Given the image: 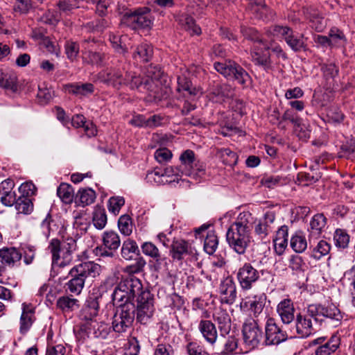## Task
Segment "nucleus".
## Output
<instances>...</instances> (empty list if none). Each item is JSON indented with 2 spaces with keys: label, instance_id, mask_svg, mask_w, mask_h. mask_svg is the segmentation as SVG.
Here are the masks:
<instances>
[{
  "label": "nucleus",
  "instance_id": "1",
  "mask_svg": "<svg viewBox=\"0 0 355 355\" xmlns=\"http://www.w3.org/2000/svg\"><path fill=\"white\" fill-rule=\"evenodd\" d=\"M251 214L242 212L234 224L227 230L226 234L229 245L237 253L243 254L250 243V220Z\"/></svg>",
  "mask_w": 355,
  "mask_h": 355
},
{
  "label": "nucleus",
  "instance_id": "2",
  "mask_svg": "<svg viewBox=\"0 0 355 355\" xmlns=\"http://www.w3.org/2000/svg\"><path fill=\"white\" fill-rule=\"evenodd\" d=\"M101 271L100 265L90 261L74 266L69 271L72 278L67 283V288L71 293L79 295L84 288L86 278H94L99 275Z\"/></svg>",
  "mask_w": 355,
  "mask_h": 355
},
{
  "label": "nucleus",
  "instance_id": "3",
  "mask_svg": "<svg viewBox=\"0 0 355 355\" xmlns=\"http://www.w3.org/2000/svg\"><path fill=\"white\" fill-rule=\"evenodd\" d=\"M215 69L227 79L236 81L243 88L251 85L252 78L249 73L238 63L231 60L214 63Z\"/></svg>",
  "mask_w": 355,
  "mask_h": 355
},
{
  "label": "nucleus",
  "instance_id": "4",
  "mask_svg": "<svg viewBox=\"0 0 355 355\" xmlns=\"http://www.w3.org/2000/svg\"><path fill=\"white\" fill-rule=\"evenodd\" d=\"M142 284L141 281L132 275L123 278L114 289L112 299L115 303L131 304L130 302L137 294H141Z\"/></svg>",
  "mask_w": 355,
  "mask_h": 355
},
{
  "label": "nucleus",
  "instance_id": "5",
  "mask_svg": "<svg viewBox=\"0 0 355 355\" xmlns=\"http://www.w3.org/2000/svg\"><path fill=\"white\" fill-rule=\"evenodd\" d=\"M75 248L73 239L60 242L58 239H52L49 248L52 254L53 267L63 268L69 265L72 260L71 252Z\"/></svg>",
  "mask_w": 355,
  "mask_h": 355
},
{
  "label": "nucleus",
  "instance_id": "6",
  "mask_svg": "<svg viewBox=\"0 0 355 355\" xmlns=\"http://www.w3.org/2000/svg\"><path fill=\"white\" fill-rule=\"evenodd\" d=\"M268 32L275 37H281L295 52L306 51V38L303 34L295 35L293 30L287 26L273 25Z\"/></svg>",
  "mask_w": 355,
  "mask_h": 355
},
{
  "label": "nucleus",
  "instance_id": "7",
  "mask_svg": "<svg viewBox=\"0 0 355 355\" xmlns=\"http://www.w3.org/2000/svg\"><path fill=\"white\" fill-rule=\"evenodd\" d=\"M121 22L132 30L150 28L153 24L150 10L146 7L128 10L123 15Z\"/></svg>",
  "mask_w": 355,
  "mask_h": 355
},
{
  "label": "nucleus",
  "instance_id": "8",
  "mask_svg": "<svg viewBox=\"0 0 355 355\" xmlns=\"http://www.w3.org/2000/svg\"><path fill=\"white\" fill-rule=\"evenodd\" d=\"M135 318V310L132 304H119L113 317L112 327L116 332H123L130 327Z\"/></svg>",
  "mask_w": 355,
  "mask_h": 355
},
{
  "label": "nucleus",
  "instance_id": "9",
  "mask_svg": "<svg viewBox=\"0 0 355 355\" xmlns=\"http://www.w3.org/2000/svg\"><path fill=\"white\" fill-rule=\"evenodd\" d=\"M130 71L125 68V64L118 67H111L101 73L103 81L114 88L119 89L123 85H127Z\"/></svg>",
  "mask_w": 355,
  "mask_h": 355
},
{
  "label": "nucleus",
  "instance_id": "10",
  "mask_svg": "<svg viewBox=\"0 0 355 355\" xmlns=\"http://www.w3.org/2000/svg\"><path fill=\"white\" fill-rule=\"evenodd\" d=\"M155 311L153 298L148 291H143L137 300V320L146 323L153 316Z\"/></svg>",
  "mask_w": 355,
  "mask_h": 355
},
{
  "label": "nucleus",
  "instance_id": "11",
  "mask_svg": "<svg viewBox=\"0 0 355 355\" xmlns=\"http://www.w3.org/2000/svg\"><path fill=\"white\" fill-rule=\"evenodd\" d=\"M243 337L248 349L258 346L262 338V331L254 320H250L243 324Z\"/></svg>",
  "mask_w": 355,
  "mask_h": 355
},
{
  "label": "nucleus",
  "instance_id": "12",
  "mask_svg": "<svg viewBox=\"0 0 355 355\" xmlns=\"http://www.w3.org/2000/svg\"><path fill=\"white\" fill-rule=\"evenodd\" d=\"M315 313L309 312V306L308 307L306 313H299L296 316L295 327L297 334L302 338H306L313 334L315 329L313 327V320L316 321L314 318Z\"/></svg>",
  "mask_w": 355,
  "mask_h": 355
},
{
  "label": "nucleus",
  "instance_id": "13",
  "mask_svg": "<svg viewBox=\"0 0 355 355\" xmlns=\"http://www.w3.org/2000/svg\"><path fill=\"white\" fill-rule=\"evenodd\" d=\"M265 302L266 296L263 294L248 296L242 300L241 309L244 311H249L256 317L262 312Z\"/></svg>",
  "mask_w": 355,
  "mask_h": 355
},
{
  "label": "nucleus",
  "instance_id": "14",
  "mask_svg": "<svg viewBox=\"0 0 355 355\" xmlns=\"http://www.w3.org/2000/svg\"><path fill=\"white\" fill-rule=\"evenodd\" d=\"M102 247L103 252H101L102 256L112 257L115 252L121 245V239L119 234L112 230L105 231L103 233Z\"/></svg>",
  "mask_w": 355,
  "mask_h": 355
},
{
  "label": "nucleus",
  "instance_id": "15",
  "mask_svg": "<svg viewBox=\"0 0 355 355\" xmlns=\"http://www.w3.org/2000/svg\"><path fill=\"white\" fill-rule=\"evenodd\" d=\"M258 271L250 263H245L239 269L237 278L242 288L250 289L252 284L259 279Z\"/></svg>",
  "mask_w": 355,
  "mask_h": 355
},
{
  "label": "nucleus",
  "instance_id": "16",
  "mask_svg": "<svg viewBox=\"0 0 355 355\" xmlns=\"http://www.w3.org/2000/svg\"><path fill=\"white\" fill-rule=\"evenodd\" d=\"M126 86H128L131 89H137L139 91L144 89L148 92H153L155 83L154 79L150 78L148 76L141 77L134 72H130Z\"/></svg>",
  "mask_w": 355,
  "mask_h": 355
},
{
  "label": "nucleus",
  "instance_id": "17",
  "mask_svg": "<svg viewBox=\"0 0 355 355\" xmlns=\"http://www.w3.org/2000/svg\"><path fill=\"white\" fill-rule=\"evenodd\" d=\"M309 312L315 313V315H322L336 322L340 321L343 318L340 310L333 304L327 305H309Z\"/></svg>",
  "mask_w": 355,
  "mask_h": 355
},
{
  "label": "nucleus",
  "instance_id": "18",
  "mask_svg": "<svg viewBox=\"0 0 355 355\" xmlns=\"http://www.w3.org/2000/svg\"><path fill=\"white\" fill-rule=\"evenodd\" d=\"M285 340L286 335L284 332L272 319H268L266 325V343L267 345H277Z\"/></svg>",
  "mask_w": 355,
  "mask_h": 355
},
{
  "label": "nucleus",
  "instance_id": "19",
  "mask_svg": "<svg viewBox=\"0 0 355 355\" xmlns=\"http://www.w3.org/2000/svg\"><path fill=\"white\" fill-rule=\"evenodd\" d=\"M35 320V311L33 307L28 304H21V313L19 318V332L21 334H26L31 328Z\"/></svg>",
  "mask_w": 355,
  "mask_h": 355
},
{
  "label": "nucleus",
  "instance_id": "20",
  "mask_svg": "<svg viewBox=\"0 0 355 355\" xmlns=\"http://www.w3.org/2000/svg\"><path fill=\"white\" fill-rule=\"evenodd\" d=\"M219 291L222 302L226 304L234 302L236 297V291L235 284L232 279H225L220 285Z\"/></svg>",
  "mask_w": 355,
  "mask_h": 355
},
{
  "label": "nucleus",
  "instance_id": "21",
  "mask_svg": "<svg viewBox=\"0 0 355 355\" xmlns=\"http://www.w3.org/2000/svg\"><path fill=\"white\" fill-rule=\"evenodd\" d=\"M277 311L284 324H290L294 320L295 309L291 300L281 301L277 305Z\"/></svg>",
  "mask_w": 355,
  "mask_h": 355
},
{
  "label": "nucleus",
  "instance_id": "22",
  "mask_svg": "<svg viewBox=\"0 0 355 355\" xmlns=\"http://www.w3.org/2000/svg\"><path fill=\"white\" fill-rule=\"evenodd\" d=\"M211 95L216 97V102H223L234 95V88L228 83H218L211 89Z\"/></svg>",
  "mask_w": 355,
  "mask_h": 355
},
{
  "label": "nucleus",
  "instance_id": "23",
  "mask_svg": "<svg viewBox=\"0 0 355 355\" xmlns=\"http://www.w3.org/2000/svg\"><path fill=\"white\" fill-rule=\"evenodd\" d=\"M99 304L98 297L89 296L85 302L81 316L85 320L96 321L95 318L98 315Z\"/></svg>",
  "mask_w": 355,
  "mask_h": 355
},
{
  "label": "nucleus",
  "instance_id": "24",
  "mask_svg": "<svg viewBox=\"0 0 355 355\" xmlns=\"http://www.w3.org/2000/svg\"><path fill=\"white\" fill-rule=\"evenodd\" d=\"M142 252L153 259L156 261L155 266L159 269L162 263H164V266H166V257L162 258L160 256L159 250L157 247L152 242H144L141 246Z\"/></svg>",
  "mask_w": 355,
  "mask_h": 355
},
{
  "label": "nucleus",
  "instance_id": "25",
  "mask_svg": "<svg viewBox=\"0 0 355 355\" xmlns=\"http://www.w3.org/2000/svg\"><path fill=\"white\" fill-rule=\"evenodd\" d=\"M275 220V216L272 213H267L264 218L261 220L254 228L255 234L259 239H263L270 232L273 227L272 225Z\"/></svg>",
  "mask_w": 355,
  "mask_h": 355
},
{
  "label": "nucleus",
  "instance_id": "26",
  "mask_svg": "<svg viewBox=\"0 0 355 355\" xmlns=\"http://www.w3.org/2000/svg\"><path fill=\"white\" fill-rule=\"evenodd\" d=\"M213 317L214 321L218 324L221 334H228L231 328V319L228 313L220 308L216 309Z\"/></svg>",
  "mask_w": 355,
  "mask_h": 355
},
{
  "label": "nucleus",
  "instance_id": "27",
  "mask_svg": "<svg viewBox=\"0 0 355 355\" xmlns=\"http://www.w3.org/2000/svg\"><path fill=\"white\" fill-rule=\"evenodd\" d=\"M274 248L279 255L282 254L288 245V227L283 225L279 228L273 239Z\"/></svg>",
  "mask_w": 355,
  "mask_h": 355
},
{
  "label": "nucleus",
  "instance_id": "28",
  "mask_svg": "<svg viewBox=\"0 0 355 355\" xmlns=\"http://www.w3.org/2000/svg\"><path fill=\"white\" fill-rule=\"evenodd\" d=\"M107 58V56L105 53L94 51L92 49L83 51V62L89 64L103 66Z\"/></svg>",
  "mask_w": 355,
  "mask_h": 355
},
{
  "label": "nucleus",
  "instance_id": "29",
  "mask_svg": "<svg viewBox=\"0 0 355 355\" xmlns=\"http://www.w3.org/2000/svg\"><path fill=\"white\" fill-rule=\"evenodd\" d=\"M153 55V49L150 44L144 42L138 46L134 50L132 58L137 62H148Z\"/></svg>",
  "mask_w": 355,
  "mask_h": 355
},
{
  "label": "nucleus",
  "instance_id": "30",
  "mask_svg": "<svg viewBox=\"0 0 355 355\" xmlns=\"http://www.w3.org/2000/svg\"><path fill=\"white\" fill-rule=\"evenodd\" d=\"M198 329L204 338L211 345L215 343L218 334L215 325L211 321L201 320Z\"/></svg>",
  "mask_w": 355,
  "mask_h": 355
},
{
  "label": "nucleus",
  "instance_id": "31",
  "mask_svg": "<svg viewBox=\"0 0 355 355\" xmlns=\"http://www.w3.org/2000/svg\"><path fill=\"white\" fill-rule=\"evenodd\" d=\"M180 160L181 165L179 168L183 170L184 175L191 176L193 174H197L191 171V168H193V165L196 161L195 153L193 150H186L184 151L180 157Z\"/></svg>",
  "mask_w": 355,
  "mask_h": 355
},
{
  "label": "nucleus",
  "instance_id": "32",
  "mask_svg": "<svg viewBox=\"0 0 355 355\" xmlns=\"http://www.w3.org/2000/svg\"><path fill=\"white\" fill-rule=\"evenodd\" d=\"M326 226V218L323 214H318L312 218L310 222L311 238L319 236Z\"/></svg>",
  "mask_w": 355,
  "mask_h": 355
},
{
  "label": "nucleus",
  "instance_id": "33",
  "mask_svg": "<svg viewBox=\"0 0 355 355\" xmlns=\"http://www.w3.org/2000/svg\"><path fill=\"white\" fill-rule=\"evenodd\" d=\"M21 252L15 248H6L0 250V261L6 264L11 265L19 261Z\"/></svg>",
  "mask_w": 355,
  "mask_h": 355
},
{
  "label": "nucleus",
  "instance_id": "34",
  "mask_svg": "<svg viewBox=\"0 0 355 355\" xmlns=\"http://www.w3.org/2000/svg\"><path fill=\"white\" fill-rule=\"evenodd\" d=\"M190 246L184 240L174 241L171 245V255L175 259L180 260L190 252Z\"/></svg>",
  "mask_w": 355,
  "mask_h": 355
},
{
  "label": "nucleus",
  "instance_id": "35",
  "mask_svg": "<svg viewBox=\"0 0 355 355\" xmlns=\"http://www.w3.org/2000/svg\"><path fill=\"white\" fill-rule=\"evenodd\" d=\"M290 245L297 253L304 252L307 248V241L304 233L302 232H295L291 238Z\"/></svg>",
  "mask_w": 355,
  "mask_h": 355
},
{
  "label": "nucleus",
  "instance_id": "36",
  "mask_svg": "<svg viewBox=\"0 0 355 355\" xmlns=\"http://www.w3.org/2000/svg\"><path fill=\"white\" fill-rule=\"evenodd\" d=\"M339 345V337L334 336L327 343L318 347L315 354L316 355H330L338 349Z\"/></svg>",
  "mask_w": 355,
  "mask_h": 355
},
{
  "label": "nucleus",
  "instance_id": "37",
  "mask_svg": "<svg viewBox=\"0 0 355 355\" xmlns=\"http://www.w3.org/2000/svg\"><path fill=\"white\" fill-rule=\"evenodd\" d=\"M216 155L221 159L223 163L225 165L234 166L237 164L239 159L237 154L229 148L218 149Z\"/></svg>",
  "mask_w": 355,
  "mask_h": 355
},
{
  "label": "nucleus",
  "instance_id": "38",
  "mask_svg": "<svg viewBox=\"0 0 355 355\" xmlns=\"http://www.w3.org/2000/svg\"><path fill=\"white\" fill-rule=\"evenodd\" d=\"M139 248L137 243L132 239H127L123 243L121 254L126 260H132L137 252Z\"/></svg>",
  "mask_w": 355,
  "mask_h": 355
},
{
  "label": "nucleus",
  "instance_id": "39",
  "mask_svg": "<svg viewBox=\"0 0 355 355\" xmlns=\"http://www.w3.org/2000/svg\"><path fill=\"white\" fill-rule=\"evenodd\" d=\"M164 181L166 183L177 182L181 179L182 175L184 174L183 170L179 167L168 166L162 172Z\"/></svg>",
  "mask_w": 355,
  "mask_h": 355
},
{
  "label": "nucleus",
  "instance_id": "40",
  "mask_svg": "<svg viewBox=\"0 0 355 355\" xmlns=\"http://www.w3.org/2000/svg\"><path fill=\"white\" fill-rule=\"evenodd\" d=\"M0 87L5 89L16 92L18 90L17 78L14 74L1 73L0 75Z\"/></svg>",
  "mask_w": 355,
  "mask_h": 355
},
{
  "label": "nucleus",
  "instance_id": "41",
  "mask_svg": "<svg viewBox=\"0 0 355 355\" xmlns=\"http://www.w3.org/2000/svg\"><path fill=\"white\" fill-rule=\"evenodd\" d=\"M69 92L77 96H84L93 93L94 85L92 83H83L81 85L71 84L67 86Z\"/></svg>",
  "mask_w": 355,
  "mask_h": 355
},
{
  "label": "nucleus",
  "instance_id": "42",
  "mask_svg": "<svg viewBox=\"0 0 355 355\" xmlns=\"http://www.w3.org/2000/svg\"><path fill=\"white\" fill-rule=\"evenodd\" d=\"M6 206H14L18 214H28L33 209L32 201H3Z\"/></svg>",
  "mask_w": 355,
  "mask_h": 355
},
{
  "label": "nucleus",
  "instance_id": "43",
  "mask_svg": "<svg viewBox=\"0 0 355 355\" xmlns=\"http://www.w3.org/2000/svg\"><path fill=\"white\" fill-rule=\"evenodd\" d=\"M92 222L94 227L98 230H103L107 224V215L105 209L96 207L94 214Z\"/></svg>",
  "mask_w": 355,
  "mask_h": 355
},
{
  "label": "nucleus",
  "instance_id": "44",
  "mask_svg": "<svg viewBox=\"0 0 355 355\" xmlns=\"http://www.w3.org/2000/svg\"><path fill=\"white\" fill-rule=\"evenodd\" d=\"M15 186L14 182L10 179L3 180L0 184V200H9L15 198V193L12 190Z\"/></svg>",
  "mask_w": 355,
  "mask_h": 355
},
{
  "label": "nucleus",
  "instance_id": "45",
  "mask_svg": "<svg viewBox=\"0 0 355 355\" xmlns=\"http://www.w3.org/2000/svg\"><path fill=\"white\" fill-rule=\"evenodd\" d=\"M118 227L123 235L130 236L132 233L134 228V224L131 218L128 215L120 216L118 220Z\"/></svg>",
  "mask_w": 355,
  "mask_h": 355
},
{
  "label": "nucleus",
  "instance_id": "46",
  "mask_svg": "<svg viewBox=\"0 0 355 355\" xmlns=\"http://www.w3.org/2000/svg\"><path fill=\"white\" fill-rule=\"evenodd\" d=\"M178 91H185L191 96L196 95L197 89L193 86L191 80L184 74L178 76Z\"/></svg>",
  "mask_w": 355,
  "mask_h": 355
},
{
  "label": "nucleus",
  "instance_id": "47",
  "mask_svg": "<svg viewBox=\"0 0 355 355\" xmlns=\"http://www.w3.org/2000/svg\"><path fill=\"white\" fill-rule=\"evenodd\" d=\"M218 244V238L213 231H209L204 241L205 251L209 254H212L216 250Z\"/></svg>",
  "mask_w": 355,
  "mask_h": 355
},
{
  "label": "nucleus",
  "instance_id": "48",
  "mask_svg": "<svg viewBox=\"0 0 355 355\" xmlns=\"http://www.w3.org/2000/svg\"><path fill=\"white\" fill-rule=\"evenodd\" d=\"M252 60L256 64L263 67L266 70L271 68L270 56L268 52L262 54L254 52L252 53Z\"/></svg>",
  "mask_w": 355,
  "mask_h": 355
},
{
  "label": "nucleus",
  "instance_id": "49",
  "mask_svg": "<svg viewBox=\"0 0 355 355\" xmlns=\"http://www.w3.org/2000/svg\"><path fill=\"white\" fill-rule=\"evenodd\" d=\"M334 241L336 247L345 248L348 246L349 236L345 230L338 229L334 234Z\"/></svg>",
  "mask_w": 355,
  "mask_h": 355
},
{
  "label": "nucleus",
  "instance_id": "50",
  "mask_svg": "<svg viewBox=\"0 0 355 355\" xmlns=\"http://www.w3.org/2000/svg\"><path fill=\"white\" fill-rule=\"evenodd\" d=\"M57 306L65 312L73 311L76 306H78V300L68 296H63L58 300Z\"/></svg>",
  "mask_w": 355,
  "mask_h": 355
},
{
  "label": "nucleus",
  "instance_id": "51",
  "mask_svg": "<svg viewBox=\"0 0 355 355\" xmlns=\"http://www.w3.org/2000/svg\"><path fill=\"white\" fill-rule=\"evenodd\" d=\"M37 190V187L32 182H26L21 184L19 187V191L21 196L19 197L18 200H21L22 198H28L35 196Z\"/></svg>",
  "mask_w": 355,
  "mask_h": 355
},
{
  "label": "nucleus",
  "instance_id": "52",
  "mask_svg": "<svg viewBox=\"0 0 355 355\" xmlns=\"http://www.w3.org/2000/svg\"><path fill=\"white\" fill-rule=\"evenodd\" d=\"M321 178L320 173L311 170V173H300L297 175V180L304 185L311 184L317 182Z\"/></svg>",
  "mask_w": 355,
  "mask_h": 355
},
{
  "label": "nucleus",
  "instance_id": "53",
  "mask_svg": "<svg viewBox=\"0 0 355 355\" xmlns=\"http://www.w3.org/2000/svg\"><path fill=\"white\" fill-rule=\"evenodd\" d=\"M330 245L324 240L320 241L313 249V257L316 259L328 254L330 251Z\"/></svg>",
  "mask_w": 355,
  "mask_h": 355
},
{
  "label": "nucleus",
  "instance_id": "54",
  "mask_svg": "<svg viewBox=\"0 0 355 355\" xmlns=\"http://www.w3.org/2000/svg\"><path fill=\"white\" fill-rule=\"evenodd\" d=\"M327 122L333 124H339L345 119V115L338 107L330 108L327 114Z\"/></svg>",
  "mask_w": 355,
  "mask_h": 355
},
{
  "label": "nucleus",
  "instance_id": "55",
  "mask_svg": "<svg viewBox=\"0 0 355 355\" xmlns=\"http://www.w3.org/2000/svg\"><path fill=\"white\" fill-rule=\"evenodd\" d=\"M329 36L331 46L343 45L346 42V38L344 33L338 28H333L330 30Z\"/></svg>",
  "mask_w": 355,
  "mask_h": 355
},
{
  "label": "nucleus",
  "instance_id": "56",
  "mask_svg": "<svg viewBox=\"0 0 355 355\" xmlns=\"http://www.w3.org/2000/svg\"><path fill=\"white\" fill-rule=\"evenodd\" d=\"M57 195L60 199L62 200H72L74 195V190L69 184L62 182L60 184L57 189Z\"/></svg>",
  "mask_w": 355,
  "mask_h": 355
},
{
  "label": "nucleus",
  "instance_id": "57",
  "mask_svg": "<svg viewBox=\"0 0 355 355\" xmlns=\"http://www.w3.org/2000/svg\"><path fill=\"white\" fill-rule=\"evenodd\" d=\"M64 47L68 59L72 62L76 60L79 53V44L73 41H67Z\"/></svg>",
  "mask_w": 355,
  "mask_h": 355
},
{
  "label": "nucleus",
  "instance_id": "58",
  "mask_svg": "<svg viewBox=\"0 0 355 355\" xmlns=\"http://www.w3.org/2000/svg\"><path fill=\"white\" fill-rule=\"evenodd\" d=\"M241 350L238 349V340L234 336H229L224 343V351L225 354H229L232 353L240 354Z\"/></svg>",
  "mask_w": 355,
  "mask_h": 355
},
{
  "label": "nucleus",
  "instance_id": "59",
  "mask_svg": "<svg viewBox=\"0 0 355 355\" xmlns=\"http://www.w3.org/2000/svg\"><path fill=\"white\" fill-rule=\"evenodd\" d=\"M241 32L245 39L263 44V41L260 37V35L254 28L241 26Z\"/></svg>",
  "mask_w": 355,
  "mask_h": 355
},
{
  "label": "nucleus",
  "instance_id": "60",
  "mask_svg": "<svg viewBox=\"0 0 355 355\" xmlns=\"http://www.w3.org/2000/svg\"><path fill=\"white\" fill-rule=\"evenodd\" d=\"M71 124L76 128L84 127L87 134L92 135H95L96 130L93 128L89 130L88 125H85V118L83 115L76 114L73 116L71 119Z\"/></svg>",
  "mask_w": 355,
  "mask_h": 355
},
{
  "label": "nucleus",
  "instance_id": "61",
  "mask_svg": "<svg viewBox=\"0 0 355 355\" xmlns=\"http://www.w3.org/2000/svg\"><path fill=\"white\" fill-rule=\"evenodd\" d=\"M110 26V22L105 19H99L96 21H92L87 23L86 27H87L92 31H103Z\"/></svg>",
  "mask_w": 355,
  "mask_h": 355
},
{
  "label": "nucleus",
  "instance_id": "62",
  "mask_svg": "<svg viewBox=\"0 0 355 355\" xmlns=\"http://www.w3.org/2000/svg\"><path fill=\"white\" fill-rule=\"evenodd\" d=\"M154 157L159 163H164L171 159L172 153L166 148H162L156 150Z\"/></svg>",
  "mask_w": 355,
  "mask_h": 355
},
{
  "label": "nucleus",
  "instance_id": "63",
  "mask_svg": "<svg viewBox=\"0 0 355 355\" xmlns=\"http://www.w3.org/2000/svg\"><path fill=\"white\" fill-rule=\"evenodd\" d=\"M321 69L327 80L334 79L338 73V67L332 63L322 65Z\"/></svg>",
  "mask_w": 355,
  "mask_h": 355
},
{
  "label": "nucleus",
  "instance_id": "64",
  "mask_svg": "<svg viewBox=\"0 0 355 355\" xmlns=\"http://www.w3.org/2000/svg\"><path fill=\"white\" fill-rule=\"evenodd\" d=\"M66 348L62 344L49 343L46 347V355H64Z\"/></svg>",
  "mask_w": 355,
  "mask_h": 355
}]
</instances>
